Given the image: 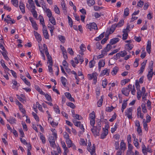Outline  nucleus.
<instances>
[{
	"mask_svg": "<svg viewBox=\"0 0 155 155\" xmlns=\"http://www.w3.org/2000/svg\"><path fill=\"white\" fill-rule=\"evenodd\" d=\"M87 149L90 152L91 155H96L94 144H93V146H91V143L90 141H89L88 142Z\"/></svg>",
	"mask_w": 155,
	"mask_h": 155,
	"instance_id": "1",
	"label": "nucleus"
},
{
	"mask_svg": "<svg viewBox=\"0 0 155 155\" xmlns=\"http://www.w3.org/2000/svg\"><path fill=\"white\" fill-rule=\"evenodd\" d=\"M87 78L90 80L93 79V83L96 84L97 81V73L94 72L92 74H88L87 75Z\"/></svg>",
	"mask_w": 155,
	"mask_h": 155,
	"instance_id": "2",
	"label": "nucleus"
},
{
	"mask_svg": "<svg viewBox=\"0 0 155 155\" xmlns=\"http://www.w3.org/2000/svg\"><path fill=\"white\" fill-rule=\"evenodd\" d=\"M116 24L112 25L110 29L108 28L105 32V35H109L110 34H112L114 31L117 27Z\"/></svg>",
	"mask_w": 155,
	"mask_h": 155,
	"instance_id": "3",
	"label": "nucleus"
},
{
	"mask_svg": "<svg viewBox=\"0 0 155 155\" xmlns=\"http://www.w3.org/2000/svg\"><path fill=\"white\" fill-rule=\"evenodd\" d=\"M89 118L90 120V124L91 126H93L95 123V116L94 111L90 114L89 115Z\"/></svg>",
	"mask_w": 155,
	"mask_h": 155,
	"instance_id": "4",
	"label": "nucleus"
},
{
	"mask_svg": "<svg viewBox=\"0 0 155 155\" xmlns=\"http://www.w3.org/2000/svg\"><path fill=\"white\" fill-rule=\"evenodd\" d=\"M132 108L127 109L125 112V114L129 119L132 118Z\"/></svg>",
	"mask_w": 155,
	"mask_h": 155,
	"instance_id": "5",
	"label": "nucleus"
},
{
	"mask_svg": "<svg viewBox=\"0 0 155 155\" xmlns=\"http://www.w3.org/2000/svg\"><path fill=\"white\" fill-rule=\"evenodd\" d=\"M87 26L88 28L89 29L90 31H91L92 29L97 30V25L94 22L90 23L89 24H87Z\"/></svg>",
	"mask_w": 155,
	"mask_h": 155,
	"instance_id": "6",
	"label": "nucleus"
},
{
	"mask_svg": "<svg viewBox=\"0 0 155 155\" xmlns=\"http://www.w3.org/2000/svg\"><path fill=\"white\" fill-rule=\"evenodd\" d=\"M34 32L37 40L38 42H41L42 40L41 35L36 31H34Z\"/></svg>",
	"mask_w": 155,
	"mask_h": 155,
	"instance_id": "7",
	"label": "nucleus"
},
{
	"mask_svg": "<svg viewBox=\"0 0 155 155\" xmlns=\"http://www.w3.org/2000/svg\"><path fill=\"white\" fill-rule=\"evenodd\" d=\"M121 91L123 94L127 96L129 94L130 90L129 89H128L125 87L123 88L121 90Z\"/></svg>",
	"mask_w": 155,
	"mask_h": 155,
	"instance_id": "8",
	"label": "nucleus"
},
{
	"mask_svg": "<svg viewBox=\"0 0 155 155\" xmlns=\"http://www.w3.org/2000/svg\"><path fill=\"white\" fill-rule=\"evenodd\" d=\"M108 130L107 129L105 130H103V132L101 134L100 138L102 139L105 138L107 135L108 134Z\"/></svg>",
	"mask_w": 155,
	"mask_h": 155,
	"instance_id": "9",
	"label": "nucleus"
},
{
	"mask_svg": "<svg viewBox=\"0 0 155 155\" xmlns=\"http://www.w3.org/2000/svg\"><path fill=\"white\" fill-rule=\"evenodd\" d=\"M105 65V61L103 60H101L98 62V70L99 71L101 70V68L103 67Z\"/></svg>",
	"mask_w": 155,
	"mask_h": 155,
	"instance_id": "10",
	"label": "nucleus"
},
{
	"mask_svg": "<svg viewBox=\"0 0 155 155\" xmlns=\"http://www.w3.org/2000/svg\"><path fill=\"white\" fill-rule=\"evenodd\" d=\"M66 97L70 101L74 102V99L72 97L71 94L69 92H66L64 93Z\"/></svg>",
	"mask_w": 155,
	"mask_h": 155,
	"instance_id": "11",
	"label": "nucleus"
},
{
	"mask_svg": "<svg viewBox=\"0 0 155 155\" xmlns=\"http://www.w3.org/2000/svg\"><path fill=\"white\" fill-rule=\"evenodd\" d=\"M151 48V41L148 40L147 41V46L146 50L147 52L150 54V49Z\"/></svg>",
	"mask_w": 155,
	"mask_h": 155,
	"instance_id": "12",
	"label": "nucleus"
},
{
	"mask_svg": "<svg viewBox=\"0 0 155 155\" xmlns=\"http://www.w3.org/2000/svg\"><path fill=\"white\" fill-rule=\"evenodd\" d=\"M1 53L6 60L8 61L9 60V58L7 55L8 53L5 50V51H1Z\"/></svg>",
	"mask_w": 155,
	"mask_h": 155,
	"instance_id": "13",
	"label": "nucleus"
},
{
	"mask_svg": "<svg viewBox=\"0 0 155 155\" xmlns=\"http://www.w3.org/2000/svg\"><path fill=\"white\" fill-rule=\"evenodd\" d=\"M120 39L118 38H115L111 39L110 44L112 45L115 44L119 41Z\"/></svg>",
	"mask_w": 155,
	"mask_h": 155,
	"instance_id": "14",
	"label": "nucleus"
},
{
	"mask_svg": "<svg viewBox=\"0 0 155 155\" xmlns=\"http://www.w3.org/2000/svg\"><path fill=\"white\" fill-rule=\"evenodd\" d=\"M110 71L109 69H107V68L103 70L100 74V76H104L105 74H107V75H109V73Z\"/></svg>",
	"mask_w": 155,
	"mask_h": 155,
	"instance_id": "15",
	"label": "nucleus"
},
{
	"mask_svg": "<svg viewBox=\"0 0 155 155\" xmlns=\"http://www.w3.org/2000/svg\"><path fill=\"white\" fill-rule=\"evenodd\" d=\"M43 35L46 39H48L49 38V35L48 31L46 29H43Z\"/></svg>",
	"mask_w": 155,
	"mask_h": 155,
	"instance_id": "16",
	"label": "nucleus"
},
{
	"mask_svg": "<svg viewBox=\"0 0 155 155\" xmlns=\"http://www.w3.org/2000/svg\"><path fill=\"white\" fill-rule=\"evenodd\" d=\"M92 126L93 127L91 129V131L94 137H96L97 136V127L94 126V125Z\"/></svg>",
	"mask_w": 155,
	"mask_h": 155,
	"instance_id": "17",
	"label": "nucleus"
},
{
	"mask_svg": "<svg viewBox=\"0 0 155 155\" xmlns=\"http://www.w3.org/2000/svg\"><path fill=\"white\" fill-rule=\"evenodd\" d=\"M111 46L108 44L106 46V48H104V49L103 50L104 51V53H106L109 51L111 48Z\"/></svg>",
	"mask_w": 155,
	"mask_h": 155,
	"instance_id": "18",
	"label": "nucleus"
},
{
	"mask_svg": "<svg viewBox=\"0 0 155 155\" xmlns=\"http://www.w3.org/2000/svg\"><path fill=\"white\" fill-rule=\"evenodd\" d=\"M35 89L38 91L42 95H45V93L40 89V87L38 85L35 86Z\"/></svg>",
	"mask_w": 155,
	"mask_h": 155,
	"instance_id": "19",
	"label": "nucleus"
},
{
	"mask_svg": "<svg viewBox=\"0 0 155 155\" xmlns=\"http://www.w3.org/2000/svg\"><path fill=\"white\" fill-rule=\"evenodd\" d=\"M153 71H148V74L147 75V77L149 81H150L153 75Z\"/></svg>",
	"mask_w": 155,
	"mask_h": 155,
	"instance_id": "20",
	"label": "nucleus"
},
{
	"mask_svg": "<svg viewBox=\"0 0 155 155\" xmlns=\"http://www.w3.org/2000/svg\"><path fill=\"white\" fill-rule=\"evenodd\" d=\"M142 111L144 113H146L147 112V110L146 106V103H143L141 105Z\"/></svg>",
	"mask_w": 155,
	"mask_h": 155,
	"instance_id": "21",
	"label": "nucleus"
},
{
	"mask_svg": "<svg viewBox=\"0 0 155 155\" xmlns=\"http://www.w3.org/2000/svg\"><path fill=\"white\" fill-rule=\"evenodd\" d=\"M39 18H40V21L41 24L42 25L43 28H44L45 26V23L44 22V19L42 16L40 15L39 16Z\"/></svg>",
	"mask_w": 155,
	"mask_h": 155,
	"instance_id": "22",
	"label": "nucleus"
},
{
	"mask_svg": "<svg viewBox=\"0 0 155 155\" xmlns=\"http://www.w3.org/2000/svg\"><path fill=\"white\" fill-rule=\"evenodd\" d=\"M133 48V45L130 44H126L125 45V49L127 51H129L132 49Z\"/></svg>",
	"mask_w": 155,
	"mask_h": 155,
	"instance_id": "23",
	"label": "nucleus"
},
{
	"mask_svg": "<svg viewBox=\"0 0 155 155\" xmlns=\"http://www.w3.org/2000/svg\"><path fill=\"white\" fill-rule=\"evenodd\" d=\"M130 80L129 79H125L121 81L120 84L123 86L125 85L126 83H128L130 81Z\"/></svg>",
	"mask_w": 155,
	"mask_h": 155,
	"instance_id": "24",
	"label": "nucleus"
},
{
	"mask_svg": "<svg viewBox=\"0 0 155 155\" xmlns=\"http://www.w3.org/2000/svg\"><path fill=\"white\" fill-rule=\"evenodd\" d=\"M61 80L63 85L64 87H65L66 86V83L67 81V79L64 77H61Z\"/></svg>",
	"mask_w": 155,
	"mask_h": 155,
	"instance_id": "25",
	"label": "nucleus"
},
{
	"mask_svg": "<svg viewBox=\"0 0 155 155\" xmlns=\"http://www.w3.org/2000/svg\"><path fill=\"white\" fill-rule=\"evenodd\" d=\"M31 12L32 13L33 16L35 18H37L38 14L37 12L36 11L35 9H30Z\"/></svg>",
	"mask_w": 155,
	"mask_h": 155,
	"instance_id": "26",
	"label": "nucleus"
},
{
	"mask_svg": "<svg viewBox=\"0 0 155 155\" xmlns=\"http://www.w3.org/2000/svg\"><path fill=\"white\" fill-rule=\"evenodd\" d=\"M7 120L11 124L16 123V120L13 117H10L9 119Z\"/></svg>",
	"mask_w": 155,
	"mask_h": 155,
	"instance_id": "27",
	"label": "nucleus"
},
{
	"mask_svg": "<svg viewBox=\"0 0 155 155\" xmlns=\"http://www.w3.org/2000/svg\"><path fill=\"white\" fill-rule=\"evenodd\" d=\"M104 96H102L101 97V98L98 101V102H97V107H100L102 105V103H103V99L104 98Z\"/></svg>",
	"mask_w": 155,
	"mask_h": 155,
	"instance_id": "28",
	"label": "nucleus"
},
{
	"mask_svg": "<svg viewBox=\"0 0 155 155\" xmlns=\"http://www.w3.org/2000/svg\"><path fill=\"white\" fill-rule=\"evenodd\" d=\"M118 70V68L117 67H115L113 69V70L111 72L112 74L113 75H114L116 74Z\"/></svg>",
	"mask_w": 155,
	"mask_h": 155,
	"instance_id": "29",
	"label": "nucleus"
},
{
	"mask_svg": "<svg viewBox=\"0 0 155 155\" xmlns=\"http://www.w3.org/2000/svg\"><path fill=\"white\" fill-rule=\"evenodd\" d=\"M61 5L62 7V10L64 11V12L65 11L66 12L67 8L66 7V4L64 1H62L61 3Z\"/></svg>",
	"mask_w": 155,
	"mask_h": 155,
	"instance_id": "30",
	"label": "nucleus"
},
{
	"mask_svg": "<svg viewBox=\"0 0 155 155\" xmlns=\"http://www.w3.org/2000/svg\"><path fill=\"white\" fill-rule=\"evenodd\" d=\"M94 57L93 58V60L91 61L89 63V66L90 68H93L95 63V61L94 60Z\"/></svg>",
	"mask_w": 155,
	"mask_h": 155,
	"instance_id": "31",
	"label": "nucleus"
},
{
	"mask_svg": "<svg viewBox=\"0 0 155 155\" xmlns=\"http://www.w3.org/2000/svg\"><path fill=\"white\" fill-rule=\"evenodd\" d=\"M47 57L48 60V63H49V64H50V65H52L53 63L52 59L51 56L50 55H49L48 56H47Z\"/></svg>",
	"mask_w": 155,
	"mask_h": 155,
	"instance_id": "32",
	"label": "nucleus"
},
{
	"mask_svg": "<svg viewBox=\"0 0 155 155\" xmlns=\"http://www.w3.org/2000/svg\"><path fill=\"white\" fill-rule=\"evenodd\" d=\"M58 38L61 42L64 43L65 42V39L64 36L59 35L58 36Z\"/></svg>",
	"mask_w": 155,
	"mask_h": 155,
	"instance_id": "33",
	"label": "nucleus"
},
{
	"mask_svg": "<svg viewBox=\"0 0 155 155\" xmlns=\"http://www.w3.org/2000/svg\"><path fill=\"white\" fill-rule=\"evenodd\" d=\"M2 36L1 35V37H0L1 39V41L0 42V48L2 49L3 51H5V49L3 45V39L2 38Z\"/></svg>",
	"mask_w": 155,
	"mask_h": 155,
	"instance_id": "34",
	"label": "nucleus"
},
{
	"mask_svg": "<svg viewBox=\"0 0 155 155\" xmlns=\"http://www.w3.org/2000/svg\"><path fill=\"white\" fill-rule=\"evenodd\" d=\"M49 21L53 25H55L56 24L55 19L53 17L49 18Z\"/></svg>",
	"mask_w": 155,
	"mask_h": 155,
	"instance_id": "35",
	"label": "nucleus"
},
{
	"mask_svg": "<svg viewBox=\"0 0 155 155\" xmlns=\"http://www.w3.org/2000/svg\"><path fill=\"white\" fill-rule=\"evenodd\" d=\"M120 149L123 150H125L126 145L124 142L121 141L120 143Z\"/></svg>",
	"mask_w": 155,
	"mask_h": 155,
	"instance_id": "36",
	"label": "nucleus"
},
{
	"mask_svg": "<svg viewBox=\"0 0 155 155\" xmlns=\"http://www.w3.org/2000/svg\"><path fill=\"white\" fill-rule=\"evenodd\" d=\"M54 110L56 113L60 114V110L58 108V105H54Z\"/></svg>",
	"mask_w": 155,
	"mask_h": 155,
	"instance_id": "37",
	"label": "nucleus"
},
{
	"mask_svg": "<svg viewBox=\"0 0 155 155\" xmlns=\"http://www.w3.org/2000/svg\"><path fill=\"white\" fill-rule=\"evenodd\" d=\"M66 142L68 147L70 148L71 147V145L72 144L71 141L70 139L66 140Z\"/></svg>",
	"mask_w": 155,
	"mask_h": 155,
	"instance_id": "38",
	"label": "nucleus"
},
{
	"mask_svg": "<svg viewBox=\"0 0 155 155\" xmlns=\"http://www.w3.org/2000/svg\"><path fill=\"white\" fill-rule=\"evenodd\" d=\"M12 4L16 7L18 6V0H11Z\"/></svg>",
	"mask_w": 155,
	"mask_h": 155,
	"instance_id": "39",
	"label": "nucleus"
},
{
	"mask_svg": "<svg viewBox=\"0 0 155 155\" xmlns=\"http://www.w3.org/2000/svg\"><path fill=\"white\" fill-rule=\"evenodd\" d=\"M142 93L140 89L137 91V98L138 100H139L141 96Z\"/></svg>",
	"mask_w": 155,
	"mask_h": 155,
	"instance_id": "40",
	"label": "nucleus"
},
{
	"mask_svg": "<svg viewBox=\"0 0 155 155\" xmlns=\"http://www.w3.org/2000/svg\"><path fill=\"white\" fill-rule=\"evenodd\" d=\"M107 84V80L106 79H104L102 81V85L103 88H105Z\"/></svg>",
	"mask_w": 155,
	"mask_h": 155,
	"instance_id": "41",
	"label": "nucleus"
},
{
	"mask_svg": "<svg viewBox=\"0 0 155 155\" xmlns=\"http://www.w3.org/2000/svg\"><path fill=\"white\" fill-rule=\"evenodd\" d=\"M67 105L72 109H74L75 107V106L74 104L71 102H69L67 103Z\"/></svg>",
	"mask_w": 155,
	"mask_h": 155,
	"instance_id": "42",
	"label": "nucleus"
},
{
	"mask_svg": "<svg viewBox=\"0 0 155 155\" xmlns=\"http://www.w3.org/2000/svg\"><path fill=\"white\" fill-rule=\"evenodd\" d=\"M124 21L123 20H120L117 24H116L117 27H121L124 24Z\"/></svg>",
	"mask_w": 155,
	"mask_h": 155,
	"instance_id": "43",
	"label": "nucleus"
},
{
	"mask_svg": "<svg viewBox=\"0 0 155 155\" xmlns=\"http://www.w3.org/2000/svg\"><path fill=\"white\" fill-rule=\"evenodd\" d=\"M129 9L128 8H126L124 10V15L127 16L129 15Z\"/></svg>",
	"mask_w": 155,
	"mask_h": 155,
	"instance_id": "44",
	"label": "nucleus"
},
{
	"mask_svg": "<svg viewBox=\"0 0 155 155\" xmlns=\"http://www.w3.org/2000/svg\"><path fill=\"white\" fill-rule=\"evenodd\" d=\"M54 11L55 12L58 14H60V11L59 8L57 6V5H55L54 6Z\"/></svg>",
	"mask_w": 155,
	"mask_h": 155,
	"instance_id": "45",
	"label": "nucleus"
},
{
	"mask_svg": "<svg viewBox=\"0 0 155 155\" xmlns=\"http://www.w3.org/2000/svg\"><path fill=\"white\" fill-rule=\"evenodd\" d=\"M45 95V97L46 99L48 101H52V99L51 97V96L48 94H47L44 95Z\"/></svg>",
	"mask_w": 155,
	"mask_h": 155,
	"instance_id": "46",
	"label": "nucleus"
},
{
	"mask_svg": "<svg viewBox=\"0 0 155 155\" xmlns=\"http://www.w3.org/2000/svg\"><path fill=\"white\" fill-rule=\"evenodd\" d=\"M135 86L137 91H138L140 89V85L139 84L138 80H136Z\"/></svg>",
	"mask_w": 155,
	"mask_h": 155,
	"instance_id": "47",
	"label": "nucleus"
},
{
	"mask_svg": "<svg viewBox=\"0 0 155 155\" xmlns=\"http://www.w3.org/2000/svg\"><path fill=\"white\" fill-rule=\"evenodd\" d=\"M68 23L70 26L71 27H72V26L73 25V21L71 18L69 16H68Z\"/></svg>",
	"mask_w": 155,
	"mask_h": 155,
	"instance_id": "48",
	"label": "nucleus"
},
{
	"mask_svg": "<svg viewBox=\"0 0 155 155\" xmlns=\"http://www.w3.org/2000/svg\"><path fill=\"white\" fill-rule=\"evenodd\" d=\"M95 3L94 0H89L87 2V4L89 6H92L94 5Z\"/></svg>",
	"mask_w": 155,
	"mask_h": 155,
	"instance_id": "49",
	"label": "nucleus"
},
{
	"mask_svg": "<svg viewBox=\"0 0 155 155\" xmlns=\"http://www.w3.org/2000/svg\"><path fill=\"white\" fill-rule=\"evenodd\" d=\"M32 115L34 116L35 119L36 120V121H39V118L38 116L37 115V114L33 112H32Z\"/></svg>",
	"mask_w": 155,
	"mask_h": 155,
	"instance_id": "50",
	"label": "nucleus"
},
{
	"mask_svg": "<svg viewBox=\"0 0 155 155\" xmlns=\"http://www.w3.org/2000/svg\"><path fill=\"white\" fill-rule=\"evenodd\" d=\"M51 130L52 132L53 136L55 137V138H57V134L55 129H52Z\"/></svg>",
	"mask_w": 155,
	"mask_h": 155,
	"instance_id": "51",
	"label": "nucleus"
},
{
	"mask_svg": "<svg viewBox=\"0 0 155 155\" xmlns=\"http://www.w3.org/2000/svg\"><path fill=\"white\" fill-rule=\"evenodd\" d=\"M120 56L123 57H124L127 54V53L126 51L124 50L120 52Z\"/></svg>",
	"mask_w": 155,
	"mask_h": 155,
	"instance_id": "52",
	"label": "nucleus"
},
{
	"mask_svg": "<svg viewBox=\"0 0 155 155\" xmlns=\"http://www.w3.org/2000/svg\"><path fill=\"white\" fill-rule=\"evenodd\" d=\"M108 38V35H106L105 37L101 41V43L102 44H104L106 41L107 40Z\"/></svg>",
	"mask_w": 155,
	"mask_h": 155,
	"instance_id": "53",
	"label": "nucleus"
},
{
	"mask_svg": "<svg viewBox=\"0 0 155 155\" xmlns=\"http://www.w3.org/2000/svg\"><path fill=\"white\" fill-rule=\"evenodd\" d=\"M46 12L47 13V16L49 18H50L51 17L52 12L50 9H49V10H48V11H47Z\"/></svg>",
	"mask_w": 155,
	"mask_h": 155,
	"instance_id": "54",
	"label": "nucleus"
},
{
	"mask_svg": "<svg viewBox=\"0 0 155 155\" xmlns=\"http://www.w3.org/2000/svg\"><path fill=\"white\" fill-rule=\"evenodd\" d=\"M153 61H151L149 63V68H150V70L149 71H153Z\"/></svg>",
	"mask_w": 155,
	"mask_h": 155,
	"instance_id": "55",
	"label": "nucleus"
},
{
	"mask_svg": "<svg viewBox=\"0 0 155 155\" xmlns=\"http://www.w3.org/2000/svg\"><path fill=\"white\" fill-rule=\"evenodd\" d=\"M142 151L143 153L144 154V155H146L147 154V153L146 152L145 149H146V147L145 145L144 144L142 146Z\"/></svg>",
	"mask_w": 155,
	"mask_h": 155,
	"instance_id": "56",
	"label": "nucleus"
},
{
	"mask_svg": "<svg viewBox=\"0 0 155 155\" xmlns=\"http://www.w3.org/2000/svg\"><path fill=\"white\" fill-rule=\"evenodd\" d=\"M73 117H74L75 119L78 120H81L82 119V117L81 116L78 114H75Z\"/></svg>",
	"mask_w": 155,
	"mask_h": 155,
	"instance_id": "57",
	"label": "nucleus"
},
{
	"mask_svg": "<svg viewBox=\"0 0 155 155\" xmlns=\"http://www.w3.org/2000/svg\"><path fill=\"white\" fill-rule=\"evenodd\" d=\"M77 58L79 59V61L81 62V64H82L84 61V60L82 58V57L80 55L78 54L77 55Z\"/></svg>",
	"mask_w": 155,
	"mask_h": 155,
	"instance_id": "58",
	"label": "nucleus"
},
{
	"mask_svg": "<svg viewBox=\"0 0 155 155\" xmlns=\"http://www.w3.org/2000/svg\"><path fill=\"white\" fill-rule=\"evenodd\" d=\"M143 126L145 130L146 131H147L148 128L147 127V124L146 122H143Z\"/></svg>",
	"mask_w": 155,
	"mask_h": 155,
	"instance_id": "59",
	"label": "nucleus"
},
{
	"mask_svg": "<svg viewBox=\"0 0 155 155\" xmlns=\"http://www.w3.org/2000/svg\"><path fill=\"white\" fill-rule=\"evenodd\" d=\"M80 144L81 145H86L87 144L86 143L85 140L84 139H81L80 140Z\"/></svg>",
	"mask_w": 155,
	"mask_h": 155,
	"instance_id": "60",
	"label": "nucleus"
},
{
	"mask_svg": "<svg viewBox=\"0 0 155 155\" xmlns=\"http://www.w3.org/2000/svg\"><path fill=\"white\" fill-rule=\"evenodd\" d=\"M40 139L41 140L42 143H45V139L43 135H40Z\"/></svg>",
	"mask_w": 155,
	"mask_h": 155,
	"instance_id": "61",
	"label": "nucleus"
},
{
	"mask_svg": "<svg viewBox=\"0 0 155 155\" xmlns=\"http://www.w3.org/2000/svg\"><path fill=\"white\" fill-rule=\"evenodd\" d=\"M32 25L33 27L35 30H38V26L36 22H35L34 23H33V24H32Z\"/></svg>",
	"mask_w": 155,
	"mask_h": 155,
	"instance_id": "62",
	"label": "nucleus"
},
{
	"mask_svg": "<svg viewBox=\"0 0 155 155\" xmlns=\"http://www.w3.org/2000/svg\"><path fill=\"white\" fill-rule=\"evenodd\" d=\"M131 92L132 94L133 95H135V93L136 92V90L135 89V87L134 85L133 86V87L131 89Z\"/></svg>",
	"mask_w": 155,
	"mask_h": 155,
	"instance_id": "63",
	"label": "nucleus"
},
{
	"mask_svg": "<svg viewBox=\"0 0 155 155\" xmlns=\"http://www.w3.org/2000/svg\"><path fill=\"white\" fill-rule=\"evenodd\" d=\"M144 4L143 2L140 1L137 4V6H139L140 7H142L143 5Z\"/></svg>",
	"mask_w": 155,
	"mask_h": 155,
	"instance_id": "64",
	"label": "nucleus"
}]
</instances>
